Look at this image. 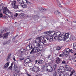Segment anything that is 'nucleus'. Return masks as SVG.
Masks as SVG:
<instances>
[{
  "mask_svg": "<svg viewBox=\"0 0 76 76\" xmlns=\"http://www.w3.org/2000/svg\"><path fill=\"white\" fill-rule=\"evenodd\" d=\"M45 34H47L46 37V39L49 42H53V36L55 34V32L53 31L51 32V31H48L45 32Z\"/></svg>",
  "mask_w": 76,
  "mask_h": 76,
  "instance_id": "nucleus-1",
  "label": "nucleus"
},
{
  "mask_svg": "<svg viewBox=\"0 0 76 76\" xmlns=\"http://www.w3.org/2000/svg\"><path fill=\"white\" fill-rule=\"evenodd\" d=\"M56 34L59 37V39L61 40H63V39H66L69 38V34L64 33L61 36V32H58L56 33Z\"/></svg>",
  "mask_w": 76,
  "mask_h": 76,
  "instance_id": "nucleus-2",
  "label": "nucleus"
},
{
  "mask_svg": "<svg viewBox=\"0 0 76 76\" xmlns=\"http://www.w3.org/2000/svg\"><path fill=\"white\" fill-rule=\"evenodd\" d=\"M38 46L37 47H35L34 48H33V49L31 52H30V54H32V53L34 52H34H36L37 53V54H39V51H40V50L39 49Z\"/></svg>",
  "mask_w": 76,
  "mask_h": 76,
  "instance_id": "nucleus-3",
  "label": "nucleus"
},
{
  "mask_svg": "<svg viewBox=\"0 0 76 76\" xmlns=\"http://www.w3.org/2000/svg\"><path fill=\"white\" fill-rule=\"evenodd\" d=\"M12 4H11L12 6V7L14 9H18V6L16 5V2L15 1H14L12 2Z\"/></svg>",
  "mask_w": 76,
  "mask_h": 76,
  "instance_id": "nucleus-4",
  "label": "nucleus"
},
{
  "mask_svg": "<svg viewBox=\"0 0 76 76\" xmlns=\"http://www.w3.org/2000/svg\"><path fill=\"white\" fill-rule=\"evenodd\" d=\"M46 37L45 36H42L40 37H38L37 39H39V42H40L41 43H42V45H43L44 44L43 43V40L44 38H45Z\"/></svg>",
  "mask_w": 76,
  "mask_h": 76,
  "instance_id": "nucleus-5",
  "label": "nucleus"
},
{
  "mask_svg": "<svg viewBox=\"0 0 76 76\" xmlns=\"http://www.w3.org/2000/svg\"><path fill=\"white\" fill-rule=\"evenodd\" d=\"M10 34V32L8 33H7L6 34L4 33L3 34H0V38H2L4 36L3 38L4 39H6V38H8V34Z\"/></svg>",
  "mask_w": 76,
  "mask_h": 76,
  "instance_id": "nucleus-6",
  "label": "nucleus"
},
{
  "mask_svg": "<svg viewBox=\"0 0 76 76\" xmlns=\"http://www.w3.org/2000/svg\"><path fill=\"white\" fill-rule=\"evenodd\" d=\"M34 44L33 45H34V46L35 47H37V46H38V47L39 48H41V47L42 46V44H41V43L40 42H39L38 43L36 41H34L33 42Z\"/></svg>",
  "mask_w": 76,
  "mask_h": 76,
  "instance_id": "nucleus-7",
  "label": "nucleus"
},
{
  "mask_svg": "<svg viewBox=\"0 0 76 76\" xmlns=\"http://www.w3.org/2000/svg\"><path fill=\"white\" fill-rule=\"evenodd\" d=\"M4 11H3V13H5V14H6H6V13H7L8 14H9V15H11V12H10V11L6 7H4Z\"/></svg>",
  "mask_w": 76,
  "mask_h": 76,
  "instance_id": "nucleus-8",
  "label": "nucleus"
},
{
  "mask_svg": "<svg viewBox=\"0 0 76 76\" xmlns=\"http://www.w3.org/2000/svg\"><path fill=\"white\" fill-rule=\"evenodd\" d=\"M63 52L64 55H68L70 52V49L69 48H66L63 50Z\"/></svg>",
  "mask_w": 76,
  "mask_h": 76,
  "instance_id": "nucleus-9",
  "label": "nucleus"
},
{
  "mask_svg": "<svg viewBox=\"0 0 76 76\" xmlns=\"http://www.w3.org/2000/svg\"><path fill=\"white\" fill-rule=\"evenodd\" d=\"M74 57L72 58V56H69L68 58V59L70 60H73L74 62H76V53H75L74 54Z\"/></svg>",
  "mask_w": 76,
  "mask_h": 76,
  "instance_id": "nucleus-10",
  "label": "nucleus"
},
{
  "mask_svg": "<svg viewBox=\"0 0 76 76\" xmlns=\"http://www.w3.org/2000/svg\"><path fill=\"white\" fill-rule=\"evenodd\" d=\"M58 71L59 73H63V72H64L65 69L63 67L61 66L59 68V69Z\"/></svg>",
  "mask_w": 76,
  "mask_h": 76,
  "instance_id": "nucleus-11",
  "label": "nucleus"
},
{
  "mask_svg": "<svg viewBox=\"0 0 76 76\" xmlns=\"http://www.w3.org/2000/svg\"><path fill=\"white\" fill-rule=\"evenodd\" d=\"M39 68V67L35 66L33 68V70L34 72H38Z\"/></svg>",
  "mask_w": 76,
  "mask_h": 76,
  "instance_id": "nucleus-12",
  "label": "nucleus"
},
{
  "mask_svg": "<svg viewBox=\"0 0 76 76\" xmlns=\"http://www.w3.org/2000/svg\"><path fill=\"white\" fill-rule=\"evenodd\" d=\"M65 67L67 71H68V72H71V70H72V68H71L70 66L68 65H66L65 66Z\"/></svg>",
  "mask_w": 76,
  "mask_h": 76,
  "instance_id": "nucleus-13",
  "label": "nucleus"
},
{
  "mask_svg": "<svg viewBox=\"0 0 76 76\" xmlns=\"http://www.w3.org/2000/svg\"><path fill=\"white\" fill-rule=\"evenodd\" d=\"M32 48V46L31 45H28L26 47V50L28 51L31 50V49Z\"/></svg>",
  "mask_w": 76,
  "mask_h": 76,
  "instance_id": "nucleus-14",
  "label": "nucleus"
},
{
  "mask_svg": "<svg viewBox=\"0 0 76 76\" xmlns=\"http://www.w3.org/2000/svg\"><path fill=\"white\" fill-rule=\"evenodd\" d=\"M21 6L23 8H27V7H28L27 5L24 4V2L22 4H21Z\"/></svg>",
  "mask_w": 76,
  "mask_h": 76,
  "instance_id": "nucleus-15",
  "label": "nucleus"
},
{
  "mask_svg": "<svg viewBox=\"0 0 76 76\" xmlns=\"http://www.w3.org/2000/svg\"><path fill=\"white\" fill-rule=\"evenodd\" d=\"M60 61H61V59L59 57H58L56 58V63L57 64H59L60 63Z\"/></svg>",
  "mask_w": 76,
  "mask_h": 76,
  "instance_id": "nucleus-16",
  "label": "nucleus"
},
{
  "mask_svg": "<svg viewBox=\"0 0 76 76\" xmlns=\"http://www.w3.org/2000/svg\"><path fill=\"white\" fill-rule=\"evenodd\" d=\"M54 13L56 15H60L61 14V13H60L58 10H56L54 12Z\"/></svg>",
  "mask_w": 76,
  "mask_h": 76,
  "instance_id": "nucleus-17",
  "label": "nucleus"
},
{
  "mask_svg": "<svg viewBox=\"0 0 76 76\" xmlns=\"http://www.w3.org/2000/svg\"><path fill=\"white\" fill-rule=\"evenodd\" d=\"M71 26H76V22H72L71 23Z\"/></svg>",
  "mask_w": 76,
  "mask_h": 76,
  "instance_id": "nucleus-18",
  "label": "nucleus"
},
{
  "mask_svg": "<svg viewBox=\"0 0 76 76\" xmlns=\"http://www.w3.org/2000/svg\"><path fill=\"white\" fill-rule=\"evenodd\" d=\"M7 28H4L2 31H1V33H4V32H7Z\"/></svg>",
  "mask_w": 76,
  "mask_h": 76,
  "instance_id": "nucleus-19",
  "label": "nucleus"
},
{
  "mask_svg": "<svg viewBox=\"0 0 76 76\" xmlns=\"http://www.w3.org/2000/svg\"><path fill=\"white\" fill-rule=\"evenodd\" d=\"M10 56H11V54L9 53L8 54V56L7 58V61H8L9 59L10 58Z\"/></svg>",
  "mask_w": 76,
  "mask_h": 76,
  "instance_id": "nucleus-20",
  "label": "nucleus"
},
{
  "mask_svg": "<svg viewBox=\"0 0 76 76\" xmlns=\"http://www.w3.org/2000/svg\"><path fill=\"white\" fill-rule=\"evenodd\" d=\"M9 65V62H7L4 66V68H7L8 66Z\"/></svg>",
  "mask_w": 76,
  "mask_h": 76,
  "instance_id": "nucleus-21",
  "label": "nucleus"
},
{
  "mask_svg": "<svg viewBox=\"0 0 76 76\" xmlns=\"http://www.w3.org/2000/svg\"><path fill=\"white\" fill-rule=\"evenodd\" d=\"M17 1H18L19 4H20V5H21V4L24 3L23 2V0H17Z\"/></svg>",
  "mask_w": 76,
  "mask_h": 76,
  "instance_id": "nucleus-22",
  "label": "nucleus"
},
{
  "mask_svg": "<svg viewBox=\"0 0 76 76\" xmlns=\"http://www.w3.org/2000/svg\"><path fill=\"white\" fill-rule=\"evenodd\" d=\"M53 37L54 38V39H59V37L56 34H54V36Z\"/></svg>",
  "mask_w": 76,
  "mask_h": 76,
  "instance_id": "nucleus-23",
  "label": "nucleus"
},
{
  "mask_svg": "<svg viewBox=\"0 0 76 76\" xmlns=\"http://www.w3.org/2000/svg\"><path fill=\"white\" fill-rule=\"evenodd\" d=\"M75 73V70H73L71 72V73L69 76H72V75H73V74Z\"/></svg>",
  "mask_w": 76,
  "mask_h": 76,
  "instance_id": "nucleus-24",
  "label": "nucleus"
},
{
  "mask_svg": "<svg viewBox=\"0 0 76 76\" xmlns=\"http://www.w3.org/2000/svg\"><path fill=\"white\" fill-rule=\"evenodd\" d=\"M60 55L59 56V57H64V53H63V52L60 53Z\"/></svg>",
  "mask_w": 76,
  "mask_h": 76,
  "instance_id": "nucleus-25",
  "label": "nucleus"
},
{
  "mask_svg": "<svg viewBox=\"0 0 76 76\" xmlns=\"http://www.w3.org/2000/svg\"><path fill=\"white\" fill-rule=\"evenodd\" d=\"M49 67L50 68V69H49L48 71L50 72H51L53 71V68L51 66H49Z\"/></svg>",
  "mask_w": 76,
  "mask_h": 76,
  "instance_id": "nucleus-26",
  "label": "nucleus"
},
{
  "mask_svg": "<svg viewBox=\"0 0 76 76\" xmlns=\"http://www.w3.org/2000/svg\"><path fill=\"white\" fill-rule=\"evenodd\" d=\"M41 67L43 70V71L44 72L45 71V69H44V67H45V66L44 65H41Z\"/></svg>",
  "mask_w": 76,
  "mask_h": 76,
  "instance_id": "nucleus-27",
  "label": "nucleus"
},
{
  "mask_svg": "<svg viewBox=\"0 0 76 76\" xmlns=\"http://www.w3.org/2000/svg\"><path fill=\"white\" fill-rule=\"evenodd\" d=\"M13 64L12 63L11 66L8 68L9 69L11 70V69H12V68L13 67Z\"/></svg>",
  "mask_w": 76,
  "mask_h": 76,
  "instance_id": "nucleus-28",
  "label": "nucleus"
},
{
  "mask_svg": "<svg viewBox=\"0 0 76 76\" xmlns=\"http://www.w3.org/2000/svg\"><path fill=\"white\" fill-rule=\"evenodd\" d=\"M71 39H72V40H75L76 39V38H75L74 37L72 36H71Z\"/></svg>",
  "mask_w": 76,
  "mask_h": 76,
  "instance_id": "nucleus-29",
  "label": "nucleus"
},
{
  "mask_svg": "<svg viewBox=\"0 0 76 76\" xmlns=\"http://www.w3.org/2000/svg\"><path fill=\"white\" fill-rule=\"evenodd\" d=\"M61 50V47H60L58 46L57 47V48H56V50H58V51L59 50Z\"/></svg>",
  "mask_w": 76,
  "mask_h": 76,
  "instance_id": "nucleus-30",
  "label": "nucleus"
},
{
  "mask_svg": "<svg viewBox=\"0 0 76 76\" xmlns=\"http://www.w3.org/2000/svg\"><path fill=\"white\" fill-rule=\"evenodd\" d=\"M26 3H27V4H28V5H31V3L28 1H26Z\"/></svg>",
  "mask_w": 76,
  "mask_h": 76,
  "instance_id": "nucleus-31",
  "label": "nucleus"
},
{
  "mask_svg": "<svg viewBox=\"0 0 76 76\" xmlns=\"http://www.w3.org/2000/svg\"><path fill=\"white\" fill-rule=\"evenodd\" d=\"M3 15L1 13H0V18H3Z\"/></svg>",
  "mask_w": 76,
  "mask_h": 76,
  "instance_id": "nucleus-32",
  "label": "nucleus"
},
{
  "mask_svg": "<svg viewBox=\"0 0 76 76\" xmlns=\"http://www.w3.org/2000/svg\"><path fill=\"white\" fill-rule=\"evenodd\" d=\"M66 64V62H65V61H63L61 63V64Z\"/></svg>",
  "mask_w": 76,
  "mask_h": 76,
  "instance_id": "nucleus-33",
  "label": "nucleus"
},
{
  "mask_svg": "<svg viewBox=\"0 0 76 76\" xmlns=\"http://www.w3.org/2000/svg\"><path fill=\"white\" fill-rule=\"evenodd\" d=\"M57 66V65H56V64H54L53 65V68L54 69H56V67Z\"/></svg>",
  "mask_w": 76,
  "mask_h": 76,
  "instance_id": "nucleus-34",
  "label": "nucleus"
},
{
  "mask_svg": "<svg viewBox=\"0 0 76 76\" xmlns=\"http://www.w3.org/2000/svg\"><path fill=\"white\" fill-rule=\"evenodd\" d=\"M57 76V72L55 71L53 74V76Z\"/></svg>",
  "mask_w": 76,
  "mask_h": 76,
  "instance_id": "nucleus-35",
  "label": "nucleus"
},
{
  "mask_svg": "<svg viewBox=\"0 0 76 76\" xmlns=\"http://www.w3.org/2000/svg\"><path fill=\"white\" fill-rule=\"evenodd\" d=\"M61 73L59 74V76H64V74L63 73H62V72H61Z\"/></svg>",
  "mask_w": 76,
  "mask_h": 76,
  "instance_id": "nucleus-36",
  "label": "nucleus"
},
{
  "mask_svg": "<svg viewBox=\"0 0 76 76\" xmlns=\"http://www.w3.org/2000/svg\"><path fill=\"white\" fill-rule=\"evenodd\" d=\"M21 53H22L23 52V51H25V50L23 49H21Z\"/></svg>",
  "mask_w": 76,
  "mask_h": 76,
  "instance_id": "nucleus-37",
  "label": "nucleus"
},
{
  "mask_svg": "<svg viewBox=\"0 0 76 76\" xmlns=\"http://www.w3.org/2000/svg\"><path fill=\"white\" fill-rule=\"evenodd\" d=\"M29 60L28 59H26V63H29Z\"/></svg>",
  "mask_w": 76,
  "mask_h": 76,
  "instance_id": "nucleus-38",
  "label": "nucleus"
},
{
  "mask_svg": "<svg viewBox=\"0 0 76 76\" xmlns=\"http://www.w3.org/2000/svg\"><path fill=\"white\" fill-rule=\"evenodd\" d=\"M64 76H70L69 74L67 73H66L65 74H64Z\"/></svg>",
  "mask_w": 76,
  "mask_h": 76,
  "instance_id": "nucleus-39",
  "label": "nucleus"
},
{
  "mask_svg": "<svg viewBox=\"0 0 76 76\" xmlns=\"http://www.w3.org/2000/svg\"><path fill=\"white\" fill-rule=\"evenodd\" d=\"M14 68L15 69H18V66L14 65Z\"/></svg>",
  "mask_w": 76,
  "mask_h": 76,
  "instance_id": "nucleus-40",
  "label": "nucleus"
},
{
  "mask_svg": "<svg viewBox=\"0 0 76 76\" xmlns=\"http://www.w3.org/2000/svg\"><path fill=\"white\" fill-rule=\"evenodd\" d=\"M43 42L44 43H45L47 42V41L46 40H43Z\"/></svg>",
  "mask_w": 76,
  "mask_h": 76,
  "instance_id": "nucleus-41",
  "label": "nucleus"
},
{
  "mask_svg": "<svg viewBox=\"0 0 76 76\" xmlns=\"http://www.w3.org/2000/svg\"><path fill=\"white\" fill-rule=\"evenodd\" d=\"M18 13H16V14L14 15V16H15V17H17V16H18Z\"/></svg>",
  "mask_w": 76,
  "mask_h": 76,
  "instance_id": "nucleus-42",
  "label": "nucleus"
},
{
  "mask_svg": "<svg viewBox=\"0 0 76 76\" xmlns=\"http://www.w3.org/2000/svg\"><path fill=\"white\" fill-rule=\"evenodd\" d=\"M19 59L20 60V61H22V60H23V58H19Z\"/></svg>",
  "mask_w": 76,
  "mask_h": 76,
  "instance_id": "nucleus-43",
  "label": "nucleus"
},
{
  "mask_svg": "<svg viewBox=\"0 0 76 76\" xmlns=\"http://www.w3.org/2000/svg\"><path fill=\"white\" fill-rule=\"evenodd\" d=\"M14 76H19V75H17L16 74H15L14 75Z\"/></svg>",
  "mask_w": 76,
  "mask_h": 76,
  "instance_id": "nucleus-44",
  "label": "nucleus"
},
{
  "mask_svg": "<svg viewBox=\"0 0 76 76\" xmlns=\"http://www.w3.org/2000/svg\"><path fill=\"white\" fill-rule=\"evenodd\" d=\"M34 63H35V64H36V63H38V60H36L35 61Z\"/></svg>",
  "mask_w": 76,
  "mask_h": 76,
  "instance_id": "nucleus-45",
  "label": "nucleus"
},
{
  "mask_svg": "<svg viewBox=\"0 0 76 76\" xmlns=\"http://www.w3.org/2000/svg\"><path fill=\"white\" fill-rule=\"evenodd\" d=\"M37 62L39 64H41V63L40 61L39 60Z\"/></svg>",
  "mask_w": 76,
  "mask_h": 76,
  "instance_id": "nucleus-46",
  "label": "nucleus"
},
{
  "mask_svg": "<svg viewBox=\"0 0 76 76\" xmlns=\"http://www.w3.org/2000/svg\"><path fill=\"white\" fill-rule=\"evenodd\" d=\"M36 76H42V75H41V74H38Z\"/></svg>",
  "mask_w": 76,
  "mask_h": 76,
  "instance_id": "nucleus-47",
  "label": "nucleus"
},
{
  "mask_svg": "<svg viewBox=\"0 0 76 76\" xmlns=\"http://www.w3.org/2000/svg\"><path fill=\"white\" fill-rule=\"evenodd\" d=\"M50 57H51V55H49L48 56V59H49V58H50Z\"/></svg>",
  "mask_w": 76,
  "mask_h": 76,
  "instance_id": "nucleus-48",
  "label": "nucleus"
},
{
  "mask_svg": "<svg viewBox=\"0 0 76 76\" xmlns=\"http://www.w3.org/2000/svg\"><path fill=\"white\" fill-rule=\"evenodd\" d=\"M70 51L71 53H73V50L72 49Z\"/></svg>",
  "mask_w": 76,
  "mask_h": 76,
  "instance_id": "nucleus-49",
  "label": "nucleus"
},
{
  "mask_svg": "<svg viewBox=\"0 0 76 76\" xmlns=\"http://www.w3.org/2000/svg\"><path fill=\"white\" fill-rule=\"evenodd\" d=\"M24 13H23L21 14V16H24Z\"/></svg>",
  "mask_w": 76,
  "mask_h": 76,
  "instance_id": "nucleus-50",
  "label": "nucleus"
},
{
  "mask_svg": "<svg viewBox=\"0 0 76 76\" xmlns=\"http://www.w3.org/2000/svg\"><path fill=\"white\" fill-rule=\"evenodd\" d=\"M58 6L59 7H61V4L60 3H59L58 5Z\"/></svg>",
  "mask_w": 76,
  "mask_h": 76,
  "instance_id": "nucleus-51",
  "label": "nucleus"
},
{
  "mask_svg": "<svg viewBox=\"0 0 76 76\" xmlns=\"http://www.w3.org/2000/svg\"><path fill=\"white\" fill-rule=\"evenodd\" d=\"M13 60H14V61H16V59H15V58H13Z\"/></svg>",
  "mask_w": 76,
  "mask_h": 76,
  "instance_id": "nucleus-52",
  "label": "nucleus"
},
{
  "mask_svg": "<svg viewBox=\"0 0 76 76\" xmlns=\"http://www.w3.org/2000/svg\"><path fill=\"white\" fill-rule=\"evenodd\" d=\"M41 63H43V62H44V61L43 60H41Z\"/></svg>",
  "mask_w": 76,
  "mask_h": 76,
  "instance_id": "nucleus-53",
  "label": "nucleus"
},
{
  "mask_svg": "<svg viewBox=\"0 0 76 76\" xmlns=\"http://www.w3.org/2000/svg\"><path fill=\"white\" fill-rule=\"evenodd\" d=\"M17 73H19V70H18V71L17 72Z\"/></svg>",
  "mask_w": 76,
  "mask_h": 76,
  "instance_id": "nucleus-54",
  "label": "nucleus"
},
{
  "mask_svg": "<svg viewBox=\"0 0 76 76\" xmlns=\"http://www.w3.org/2000/svg\"><path fill=\"white\" fill-rule=\"evenodd\" d=\"M18 35H16V36H15V37H18Z\"/></svg>",
  "mask_w": 76,
  "mask_h": 76,
  "instance_id": "nucleus-55",
  "label": "nucleus"
},
{
  "mask_svg": "<svg viewBox=\"0 0 76 76\" xmlns=\"http://www.w3.org/2000/svg\"><path fill=\"white\" fill-rule=\"evenodd\" d=\"M71 40V39L70 38L69 39V40L68 41H70Z\"/></svg>",
  "mask_w": 76,
  "mask_h": 76,
  "instance_id": "nucleus-56",
  "label": "nucleus"
},
{
  "mask_svg": "<svg viewBox=\"0 0 76 76\" xmlns=\"http://www.w3.org/2000/svg\"><path fill=\"white\" fill-rule=\"evenodd\" d=\"M20 12H22V10H20Z\"/></svg>",
  "mask_w": 76,
  "mask_h": 76,
  "instance_id": "nucleus-57",
  "label": "nucleus"
},
{
  "mask_svg": "<svg viewBox=\"0 0 76 76\" xmlns=\"http://www.w3.org/2000/svg\"><path fill=\"white\" fill-rule=\"evenodd\" d=\"M14 42H16H16H18V41H17V42L15 41Z\"/></svg>",
  "mask_w": 76,
  "mask_h": 76,
  "instance_id": "nucleus-58",
  "label": "nucleus"
},
{
  "mask_svg": "<svg viewBox=\"0 0 76 76\" xmlns=\"http://www.w3.org/2000/svg\"><path fill=\"white\" fill-rule=\"evenodd\" d=\"M66 21L68 22V21H69V20H68V19H66Z\"/></svg>",
  "mask_w": 76,
  "mask_h": 76,
  "instance_id": "nucleus-59",
  "label": "nucleus"
},
{
  "mask_svg": "<svg viewBox=\"0 0 76 76\" xmlns=\"http://www.w3.org/2000/svg\"><path fill=\"white\" fill-rule=\"evenodd\" d=\"M0 12H1V10L0 9Z\"/></svg>",
  "mask_w": 76,
  "mask_h": 76,
  "instance_id": "nucleus-60",
  "label": "nucleus"
},
{
  "mask_svg": "<svg viewBox=\"0 0 76 76\" xmlns=\"http://www.w3.org/2000/svg\"><path fill=\"white\" fill-rule=\"evenodd\" d=\"M75 66H76V64H75Z\"/></svg>",
  "mask_w": 76,
  "mask_h": 76,
  "instance_id": "nucleus-61",
  "label": "nucleus"
},
{
  "mask_svg": "<svg viewBox=\"0 0 76 76\" xmlns=\"http://www.w3.org/2000/svg\"><path fill=\"white\" fill-rule=\"evenodd\" d=\"M30 39L28 40V41H29Z\"/></svg>",
  "mask_w": 76,
  "mask_h": 76,
  "instance_id": "nucleus-62",
  "label": "nucleus"
},
{
  "mask_svg": "<svg viewBox=\"0 0 76 76\" xmlns=\"http://www.w3.org/2000/svg\"><path fill=\"white\" fill-rule=\"evenodd\" d=\"M0 32H1V31H0Z\"/></svg>",
  "mask_w": 76,
  "mask_h": 76,
  "instance_id": "nucleus-63",
  "label": "nucleus"
},
{
  "mask_svg": "<svg viewBox=\"0 0 76 76\" xmlns=\"http://www.w3.org/2000/svg\"><path fill=\"white\" fill-rule=\"evenodd\" d=\"M15 23H16V22H15Z\"/></svg>",
  "mask_w": 76,
  "mask_h": 76,
  "instance_id": "nucleus-64",
  "label": "nucleus"
}]
</instances>
